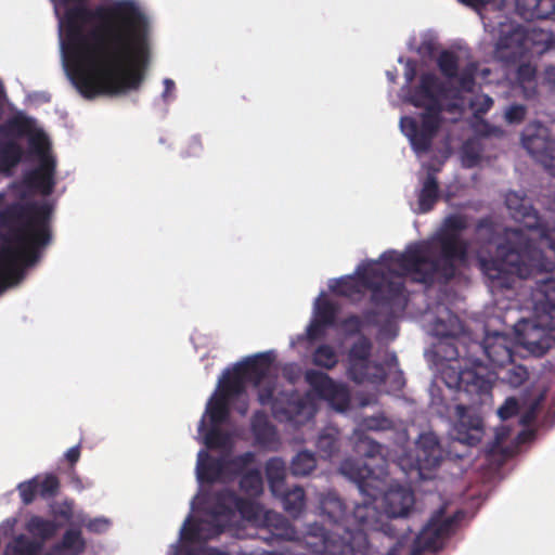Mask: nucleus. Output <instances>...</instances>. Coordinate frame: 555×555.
<instances>
[{"label": "nucleus", "mask_w": 555, "mask_h": 555, "mask_svg": "<svg viewBox=\"0 0 555 555\" xmlns=\"http://www.w3.org/2000/svg\"><path fill=\"white\" fill-rule=\"evenodd\" d=\"M63 69L86 99L137 90L147 67L153 23L131 0H51Z\"/></svg>", "instance_id": "nucleus-1"}, {"label": "nucleus", "mask_w": 555, "mask_h": 555, "mask_svg": "<svg viewBox=\"0 0 555 555\" xmlns=\"http://www.w3.org/2000/svg\"><path fill=\"white\" fill-rule=\"evenodd\" d=\"M511 233L518 237L496 246L494 257L479 256L478 267L489 280L490 286L512 289L516 279L537 278L532 292L533 319H521L515 326L518 343L535 356H543L555 344V278L551 275L555 264L529 238L516 229Z\"/></svg>", "instance_id": "nucleus-2"}, {"label": "nucleus", "mask_w": 555, "mask_h": 555, "mask_svg": "<svg viewBox=\"0 0 555 555\" xmlns=\"http://www.w3.org/2000/svg\"><path fill=\"white\" fill-rule=\"evenodd\" d=\"M466 229L465 216L450 215L430 241L409 246L400 254L384 253L382 259L397 266L399 276H411L426 285L448 283L456 276L459 267L468 261L469 244L462 237Z\"/></svg>", "instance_id": "nucleus-3"}, {"label": "nucleus", "mask_w": 555, "mask_h": 555, "mask_svg": "<svg viewBox=\"0 0 555 555\" xmlns=\"http://www.w3.org/2000/svg\"><path fill=\"white\" fill-rule=\"evenodd\" d=\"M49 204L15 202L0 209V291L34 266L52 233Z\"/></svg>", "instance_id": "nucleus-4"}, {"label": "nucleus", "mask_w": 555, "mask_h": 555, "mask_svg": "<svg viewBox=\"0 0 555 555\" xmlns=\"http://www.w3.org/2000/svg\"><path fill=\"white\" fill-rule=\"evenodd\" d=\"M436 63L443 78L435 73L422 74L411 104H441L456 99L461 92H473L477 81L485 82L490 75V69L479 67L467 49L443 50Z\"/></svg>", "instance_id": "nucleus-5"}, {"label": "nucleus", "mask_w": 555, "mask_h": 555, "mask_svg": "<svg viewBox=\"0 0 555 555\" xmlns=\"http://www.w3.org/2000/svg\"><path fill=\"white\" fill-rule=\"evenodd\" d=\"M437 345V356L448 362L441 370V378L444 384L466 395L485 396L492 389L494 373L482 363L479 357L473 356L469 343L451 333L441 334Z\"/></svg>", "instance_id": "nucleus-6"}, {"label": "nucleus", "mask_w": 555, "mask_h": 555, "mask_svg": "<svg viewBox=\"0 0 555 555\" xmlns=\"http://www.w3.org/2000/svg\"><path fill=\"white\" fill-rule=\"evenodd\" d=\"M340 472L353 481L359 491L372 501L383 499L385 513L389 518L404 517L414 505V493L404 487L387 489L388 470L385 465L377 470L360 461H343Z\"/></svg>", "instance_id": "nucleus-7"}, {"label": "nucleus", "mask_w": 555, "mask_h": 555, "mask_svg": "<svg viewBox=\"0 0 555 555\" xmlns=\"http://www.w3.org/2000/svg\"><path fill=\"white\" fill-rule=\"evenodd\" d=\"M358 279L344 276L335 280L331 286L336 295L353 298L362 293L361 286L372 291L371 299L379 307L404 309L406 306L405 285L402 281H392L377 263H370L357 271Z\"/></svg>", "instance_id": "nucleus-8"}, {"label": "nucleus", "mask_w": 555, "mask_h": 555, "mask_svg": "<svg viewBox=\"0 0 555 555\" xmlns=\"http://www.w3.org/2000/svg\"><path fill=\"white\" fill-rule=\"evenodd\" d=\"M318 508L324 520L345 534L357 531L364 534L367 531H387L383 514L369 502L357 504L352 513L348 514L345 502L336 492L328 491L320 494Z\"/></svg>", "instance_id": "nucleus-9"}, {"label": "nucleus", "mask_w": 555, "mask_h": 555, "mask_svg": "<svg viewBox=\"0 0 555 555\" xmlns=\"http://www.w3.org/2000/svg\"><path fill=\"white\" fill-rule=\"evenodd\" d=\"M417 116H402L400 129L409 139L412 150L417 155L431 151L434 140L444 124H455L463 115L465 106H423Z\"/></svg>", "instance_id": "nucleus-10"}, {"label": "nucleus", "mask_w": 555, "mask_h": 555, "mask_svg": "<svg viewBox=\"0 0 555 555\" xmlns=\"http://www.w3.org/2000/svg\"><path fill=\"white\" fill-rule=\"evenodd\" d=\"M258 401L262 405H270L272 414L279 422L293 423L296 426L306 424L315 414L312 400L297 390H282L275 395V384L266 383L258 390Z\"/></svg>", "instance_id": "nucleus-11"}, {"label": "nucleus", "mask_w": 555, "mask_h": 555, "mask_svg": "<svg viewBox=\"0 0 555 555\" xmlns=\"http://www.w3.org/2000/svg\"><path fill=\"white\" fill-rule=\"evenodd\" d=\"M306 547L315 555H354L366 554L367 534L361 531L343 533L326 529L318 522L311 524L304 537Z\"/></svg>", "instance_id": "nucleus-12"}, {"label": "nucleus", "mask_w": 555, "mask_h": 555, "mask_svg": "<svg viewBox=\"0 0 555 555\" xmlns=\"http://www.w3.org/2000/svg\"><path fill=\"white\" fill-rule=\"evenodd\" d=\"M274 356L268 351L248 357L236 363L232 370H227L219 379L218 393L230 399L243 395L247 383L260 389L270 372Z\"/></svg>", "instance_id": "nucleus-13"}, {"label": "nucleus", "mask_w": 555, "mask_h": 555, "mask_svg": "<svg viewBox=\"0 0 555 555\" xmlns=\"http://www.w3.org/2000/svg\"><path fill=\"white\" fill-rule=\"evenodd\" d=\"M443 459L442 448L438 437L434 433H422L411 451L403 452L396 464L405 474L417 472L422 478H430Z\"/></svg>", "instance_id": "nucleus-14"}, {"label": "nucleus", "mask_w": 555, "mask_h": 555, "mask_svg": "<svg viewBox=\"0 0 555 555\" xmlns=\"http://www.w3.org/2000/svg\"><path fill=\"white\" fill-rule=\"evenodd\" d=\"M372 349L371 339L364 335L350 346L347 353V376L353 383L382 385L386 382L387 373L384 365L371 360Z\"/></svg>", "instance_id": "nucleus-15"}, {"label": "nucleus", "mask_w": 555, "mask_h": 555, "mask_svg": "<svg viewBox=\"0 0 555 555\" xmlns=\"http://www.w3.org/2000/svg\"><path fill=\"white\" fill-rule=\"evenodd\" d=\"M491 106H477L472 120L474 137L467 139L462 146L463 163L465 167H476L485 157V142L488 139H501L504 137V130L501 127L493 126L485 120V115Z\"/></svg>", "instance_id": "nucleus-16"}, {"label": "nucleus", "mask_w": 555, "mask_h": 555, "mask_svg": "<svg viewBox=\"0 0 555 555\" xmlns=\"http://www.w3.org/2000/svg\"><path fill=\"white\" fill-rule=\"evenodd\" d=\"M499 34L500 37L493 51V56L499 62L514 63L529 52L531 40L521 26L513 23H500Z\"/></svg>", "instance_id": "nucleus-17"}, {"label": "nucleus", "mask_w": 555, "mask_h": 555, "mask_svg": "<svg viewBox=\"0 0 555 555\" xmlns=\"http://www.w3.org/2000/svg\"><path fill=\"white\" fill-rule=\"evenodd\" d=\"M505 205L515 221L522 223L528 230L539 231L542 237L550 240V247L555 250V238L552 232L525 195L509 191L505 195Z\"/></svg>", "instance_id": "nucleus-18"}, {"label": "nucleus", "mask_w": 555, "mask_h": 555, "mask_svg": "<svg viewBox=\"0 0 555 555\" xmlns=\"http://www.w3.org/2000/svg\"><path fill=\"white\" fill-rule=\"evenodd\" d=\"M455 520L444 516V508L436 511L415 539V545L422 551L437 552L451 535Z\"/></svg>", "instance_id": "nucleus-19"}, {"label": "nucleus", "mask_w": 555, "mask_h": 555, "mask_svg": "<svg viewBox=\"0 0 555 555\" xmlns=\"http://www.w3.org/2000/svg\"><path fill=\"white\" fill-rule=\"evenodd\" d=\"M473 356L483 354L493 367H502L513 362L514 352L505 335H487L483 341H469Z\"/></svg>", "instance_id": "nucleus-20"}, {"label": "nucleus", "mask_w": 555, "mask_h": 555, "mask_svg": "<svg viewBox=\"0 0 555 555\" xmlns=\"http://www.w3.org/2000/svg\"><path fill=\"white\" fill-rule=\"evenodd\" d=\"M305 379L320 398L330 401L339 411L347 409L349 404L348 391L341 385L336 384L326 373L308 370Z\"/></svg>", "instance_id": "nucleus-21"}, {"label": "nucleus", "mask_w": 555, "mask_h": 555, "mask_svg": "<svg viewBox=\"0 0 555 555\" xmlns=\"http://www.w3.org/2000/svg\"><path fill=\"white\" fill-rule=\"evenodd\" d=\"M455 414L457 417L454 425L455 440L466 446H477L483 436L482 418L463 404L455 406Z\"/></svg>", "instance_id": "nucleus-22"}, {"label": "nucleus", "mask_w": 555, "mask_h": 555, "mask_svg": "<svg viewBox=\"0 0 555 555\" xmlns=\"http://www.w3.org/2000/svg\"><path fill=\"white\" fill-rule=\"evenodd\" d=\"M56 159L48 158L38 162V166L23 175V184L26 189L42 195H50L55 185Z\"/></svg>", "instance_id": "nucleus-23"}, {"label": "nucleus", "mask_w": 555, "mask_h": 555, "mask_svg": "<svg viewBox=\"0 0 555 555\" xmlns=\"http://www.w3.org/2000/svg\"><path fill=\"white\" fill-rule=\"evenodd\" d=\"M259 538L268 544L297 539V531L283 515L275 512H267L263 526L259 529Z\"/></svg>", "instance_id": "nucleus-24"}, {"label": "nucleus", "mask_w": 555, "mask_h": 555, "mask_svg": "<svg viewBox=\"0 0 555 555\" xmlns=\"http://www.w3.org/2000/svg\"><path fill=\"white\" fill-rule=\"evenodd\" d=\"M255 444L269 451H276L281 444L275 426L263 411H256L250 420Z\"/></svg>", "instance_id": "nucleus-25"}, {"label": "nucleus", "mask_w": 555, "mask_h": 555, "mask_svg": "<svg viewBox=\"0 0 555 555\" xmlns=\"http://www.w3.org/2000/svg\"><path fill=\"white\" fill-rule=\"evenodd\" d=\"M354 436V451L361 457H365V460L350 459V461H360L362 463H366L374 470H377L379 466L385 465L386 470H388L387 461L383 455L384 446L369 437L363 431H356ZM345 461H349V459H346Z\"/></svg>", "instance_id": "nucleus-26"}, {"label": "nucleus", "mask_w": 555, "mask_h": 555, "mask_svg": "<svg viewBox=\"0 0 555 555\" xmlns=\"http://www.w3.org/2000/svg\"><path fill=\"white\" fill-rule=\"evenodd\" d=\"M522 145L533 156H550L553 142L548 130L541 122L529 124L522 133Z\"/></svg>", "instance_id": "nucleus-27"}, {"label": "nucleus", "mask_w": 555, "mask_h": 555, "mask_svg": "<svg viewBox=\"0 0 555 555\" xmlns=\"http://www.w3.org/2000/svg\"><path fill=\"white\" fill-rule=\"evenodd\" d=\"M197 478L201 482L212 483L227 473L225 456L214 457L201 451L197 460Z\"/></svg>", "instance_id": "nucleus-28"}, {"label": "nucleus", "mask_w": 555, "mask_h": 555, "mask_svg": "<svg viewBox=\"0 0 555 555\" xmlns=\"http://www.w3.org/2000/svg\"><path fill=\"white\" fill-rule=\"evenodd\" d=\"M440 196L439 183L436 177V170L430 168L422 181V189L418 193V211L429 212L437 204Z\"/></svg>", "instance_id": "nucleus-29"}, {"label": "nucleus", "mask_w": 555, "mask_h": 555, "mask_svg": "<svg viewBox=\"0 0 555 555\" xmlns=\"http://www.w3.org/2000/svg\"><path fill=\"white\" fill-rule=\"evenodd\" d=\"M240 498L234 491L222 489L216 493L214 504L209 509L230 524L236 513Z\"/></svg>", "instance_id": "nucleus-30"}, {"label": "nucleus", "mask_w": 555, "mask_h": 555, "mask_svg": "<svg viewBox=\"0 0 555 555\" xmlns=\"http://www.w3.org/2000/svg\"><path fill=\"white\" fill-rule=\"evenodd\" d=\"M36 130L34 119L18 113L0 125V138H24Z\"/></svg>", "instance_id": "nucleus-31"}, {"label": "nucleus", "mask_w": 555, "mask_h": 555, "mask_svg": "<svg viewBox=\"0 0 555 555\" xmlns=\"http://www.w3.org/2000/svg\"><path fill=\"white\" fill-rule=\"evenodd\" d=\"M515 91H520L526 100H532L537 93V70L529 63H522L516 72Z\"/></svg>", "instance_id": "nucleus-32"}, {"label": "nucleus", "mask_w": 555, "mask_h": 555, "mask_svg": "<svg viewBox=\"0 0 555 555\" xmlns=\"http://www.w3.org/2000/svg\"><path fill=\"white\" fill-rule=\"evenodd\" d=\"M86 540L78 528L67 529L61 541L55 543V551L61 555H81L86 551Z\"/></svg>", "instance_id": "nucleus-33"}, {"label": "nucleus", "mask_w": 555, "mask_h": 555, "mask_svg": "<svg viewBox=\"0 0 555 555\" xmlns=\"http://www.w3.org/2000/svg\"><path fill=\"white\" fill-rule=\"evenodd\" d=\"M0 138V172H9L20 164L23 157V147L14 140Z\"/></svg>", "instance_id": "nucleus-34"}, {"label": "nucleus", "mask_w": 555, "mask_h": 555, "mask_svg": "<svg viewBox=\"0 0 555 555\" xmlns=\"http://www.w3.org/2000/svg\"><path fill=\"white\" fill-rule=\"evenodd\" d=\"M41 551L42 541L18 534L5 545L3 555H39Z\"/></svg>", "instance_id": "nucleus-35"}, {"label": "nucleus", "mask_w": 555, "mask_h": 555, "mask_svg": "<svg viewBox=\"0 0 555 555\" xmlns=\"http://www.w3.org/2000/svg\"><path fill=\"white\" fill-rule=\"evenodd\" d=\"M266 477L273 494H278L286 478V464L281 457H271L266 463Z\"/></svg>", "instance_id": "nucleus-36"}, {"label": "nucleus", "mask_w": 555, "mask_h": 555, "mask_svg": "<svg viewBox=\"0 0 555 555\" xmlns=\"http://www.w3.org/2000/svg\"><path fill=\"white\" fill-rule=\"evenodd\" d=\"M276 496H281L284 509L292 516H298L306 506V493L301 487L284 491L282 488Z\"/></svg>", "instance_id": "nucleus-37"}, {"label": "nucleus", "mask_w": 555, "mask_h": 555, "mask_svg": "<svg viewBox=\"0 0 555 555\" xmlns=\"http://www.w3.org/2000/svg\"><path fill=\"white\" fill-rule=\"evenodd\" d=\"M199 521V537L203 541H208L219 537L229 526L221 517L217 516L210 509L207 518L198 519Z\"/></svg>", "instance_id": "nucleus-38"}, {"label": "nucleus", "mask_w": 555, "mask_h": 555, "mask_svg": "<svg viewBox=\"0 0 555 555\" xmlns=\"http://www.w3.org/2000/svg\"><path fill=\"white\" fill-rule=\"evenodd\" d=\"M27 530L36 538L37 541H42V545L44 542L52 537L57 531V525L54 520L46 519L40 516H33L27 522Z\"/></svg>", "instance_id": "nucleus-39"}, {"label": "nucleus", "mask_w": 555, "mask_h": 555, "mask_svg": "<svg viewBox=\"0 0 555 555\" xmlns=\"http://www.w3.org/2000/svg\"><path fill=\"white\" fill-rule=\"evenodd\" d=\"M339 433L334 427L324 428L318 436L317 448L323 457H332L339 450Z\"/></svg>", "instance_id": "nucleus-40"}, {"label": "nucleus", "mask_w": 555, "mask_h": 555, "mask_svg": "<svg viewBox=\"0 0 555 555\" xmlns=\"http://www.w3.org/2000/svg\"><path fill=\"white\" fill-rule=\"evenodd\" d=\"M229 402L230 398L220 393L210 399L206 412L211 425H221L228 420L230 414Z\"/></svg>", "instance_id": "nucleus-41"}, {"label": "nucleus", "mask_w": 555, "mask_h": 555, "mask_svg": "<svg viewBox=\"0 0 555 555\" xmlns=\"http://www.w3.org/2000/svg\"><path fill=\"white\" fill-rule=\"evenodd\" d=\"M317 467L314 453L304 450L292 460L289 470L294 476H307Z\"/></svg>", "instance_id": "nucleus-42"}, {"label": "nucleus", "mask_w": 555, "mask_h": 555, "mask_svg": "<svg viewBox=\"0 0 555 555\" xmlns=\"http://www.w3.org/2000/svg\"><path fill=\"white\" fill-rule=\"evenodd\" d=\"M28 138V145L30 151L37 155L38 162H41V159L48 158H55L50 150L51 144L47 137V134L42 130H35Z\"/></svg>", "instance_id": "nucleus-43"}, {"label": "nucleus", "mask_w": 555, "mask_h": 555, "mask_svg": "<svg viewBox=\"0 0 555 555\" xmlns=\"http://www.w3.org/2000/svg\"><path fill=\"white\" fill-rule=\"evenodd\" d=\"M312 363L319 367L332 370L338 363V354L331 345L322 344L313 351Z\"/></svg>", "instance_id": "nucleus-44"}, {"label": "nucleus", "mask_w": 555, "mask_h": 555, "mask_svg": "<svg viewBox=\"0 0 555 555\" xmlns=\"http://www.w3.org/2000/svg\"><path fill=\"white\" fill-rule=\"evenodd\" d=\"M240 488L250 496L259 495L263 489L260 472L258 469H250L243 474L240 479Z\"/></svg>", "instance_id": "nucleus-45"}, {"label": "nucleus", "mask_w": 555, "mask_h": 555, "mask_svg": "<svg viewBox=\"0 0 555 555\" xmlns=\"http://www.w3.org/2000/svg\"><path fill=\"white\" fill-rule=\"evenodd\" d=\"M220 425H211L204 437V442L209 449H224L231 443L230 435L219 427Z\"/></svg>", "instance_id": "nucleus-46"}, {"label": "nucleus", "mask_w": 555, "mask_h": 555, "mask_svg": "<svg viewBox=\"0 0 555 555\" xmlns=\"http://www.w3.org/2000/svg\"><path fill=\"white\" fill-rule=\"evenodd\" d=\"M255 462V454L247 451L243 454L235 455L231 459L225 456L227 473L241 475L249 465Z\"/></svg>", "instance_id": "nucleus-47"}, {"label": "nucleus", "mask_w": 555, "mask_h": 555, "mask_svg": "<svg viewBox=\"0 0 555 555\" xmlns=\"http://www.w3.org/2000/svg\"><path fill=\"white\" fill-rule=\"evenodd\" d=\"M336 314L337 308L332 301L324 299L317 304L314 319L319 322L332 326L335 323Z\"/></svg>", "instance_id": "nucleus-48"}, {"label": "nucleus", "mask_w": 555, "mask_h": 555, "mask_svg": "<svg viewBox=\"0 0 555 555\" xmlns=\"http://www.w3.org/2000/svg\"><path fill=\"white\" fill-rule=\"evenodd\" d=\"M21 500L24 505L31 504L39 494V476L27 481H23L17 486Z\"/></svg>", "instance_id": "nucleus-49"}, {"label": "nucleus", "mask_w": 555, "mask_h": 555, "mask_svg": "<svg viewBox=\"0 0 555 555\" xmlns=\"http://www.w3.org/2000/svg\"><path fill=\"white\" fill-rule=\"evenodd\" d=\"M60 490V480L54 474H47L39 479V495L43 499H50L57 495Z\"/></svg>", "instance_id": "nucleus-50"}, {"label": "nucleus", "mask_w": 555, "mask_h": 555, "mask_svg": "<svg viewBox=\"0 0 555 555\" xmlns=\"http://www.w3.org/2000/svg\"><path fill=\"white\" fill-rule=\"evenodd\" d=\"M438 49V41L434 34L425 33L421 37V42L416 48L422 57H431Z\"/></svg>", "instance_id": "nucleus-51"}, {"label": "nucleus", "mask_w": 555, "mask_h": 555, "mask_svg": "<svg viewBox=\"0 0 555 555\" xmlns=\"http://www.w3.org/2000/svg\"><path fill=\"white\" fill-rule=\"evenodd\" d=\"M198 526V519L188 518L181 529V539L191 543L201 541Z\"/></svg>", "instance_id": "nucleus-52"}, {"label": "nucleus", "mask_w": 555, "mask_h": 555, "mask_svg": "<svg viewBox=\"0 0 555 555\" xmlns=\"http://www.w3.org/2000/svg\"><path fill=\"white\" fill-rule=\"evenodd\" d=\"M538 0H516V11L525 20H534L538 11Z\"/></svg>", "instance_id": "nucleus-53"}, {"label": "nucleus", "mask_w": 555, "mask_h": 555, "mask_svg": "<svg viewBox=\"0 0 555 555\" xmlns=\"http://www.w3.org/2000/svg\"><path fill=\"white\" fill-rule=\"evenodd\" d=\"M518 402L514 397H509L499 408L498 414L502 420H508L518 413Z\"/></svg>", "instance_id": "nucleus-54"}, {"label": "nucleus", "mask_w": 555, "mask_h": 555, "mask_svg": "<svg viewBox=\"0 0 555 555\" xmlns=\"http://www.w3.org/2000/svg\"><path fill=\"white\" fill-rule=\"evenodd\" d=\"M236 513L244 518L250 519L257 515V506L251 500L241 496L236 507Z\"/></svg>", "instance_id": "nucleus-55"}, {"label": "nucleus", "mask_w": 555, "mask_h": 555, "mask_svg": "<svg viewBox=\"0 0 555 555\" xmlns=\"http://www.w3.org/2000/svg\"><path fill=\"white\" fill-rule=\"evenodd\" d=\"M539 8L535 11L537 18H555V0H538Z\"/></svg>", "instance_id": "nucleus-56"}, {"label": "nucleus", "mask_w": 555, "mask_h": 555, "mask_svg": "<svg viewBox=\"0 0 555 555\" xmlns=\"http://www.w3.org/2000/svg\"><path fill=\"white\" fill-rule=\"evenodd\" d=\"M527 106H508L504 113V118L508 124H519L526 116Z\"/></svg>", "instance_id": "nucleus-57"}, {"label": "nucleus", "mask_w": 555, "mask_h": 555, "mask_svg": "<svg viewBox=\"0 0 555 555\" xmlns=\"http://www.w3.org/2000/svg\"><path fill=\"white\" fill-rule=\"evenodd\" d=\"M328 327V325H325L318 320L313 319L310 324L307 327V338L309 340H315L324 335L325 328Z\"/></svg>", "instance_id": "nucleus-58"}, {"label": "nucleus", "mask_w": 555, "mask_h": 555, "mask_svg": "<svg viewBox=\"0 0 555 555\" xmlns=\"http://www.w3.org/2000/svg\"><path fill=\"white\" fill-rule=\"evenodd\" d=\"M203 150L202 141L198 137H192L189 142L186 149L182 152L184 157L197 156Z\"/></svg>", "instance_id": "nucleus-59"}, {"label": "nucleus", "mask_w": 555, "mask_h": 555, "mask_svg": "<svg viewBox=\"0 0 555 555\" xmlns=\"http://www.w3.org/2000/svg\"><path fill=\"white\" fill-rule=\"evenodd\" d=\"M366 427L371 430H386L391 427V421L386 417H371L366 421Z\"/></svg>", "instance_id": "nucleus-60"}, {"label": "nucleus", "mask_w": 555, "mask_h": 555, "mask_svg": "<svg viewBox=\"0 0 555 555\" xmlns=\"http://www.w3.org/2000/svg\"><path fill=\"white\" fill-rule=\"evenodd\" d=\"M109 527V521L105 518H94V519H90L87 524H86V528L91 531V532H95V533H102L104 531H106Z\"/></svg>", "instance_id": "nucleus-61"}, {"label": "nucleus", "mask_w": 555, "mask_h": 555, "mask_svg": "<svg viewBox=\"0 0 555 555\" xmlns=\"http://www.w3.org/2000/svg\"><path fill=\"white\" fill-rule=\"evenodd\" d=\"M164 85V91L162 93V99L164 102H171L176 100L175 91H176V83L170 78H165L163 80Z\"/></svg>", "instance_id": "nucleus-62"}, {"label": "nucleus", "mask_w": 555, "mask_h": 555, "mask_svg": "<svg viewBox=\"0 0 555 555\" xmlns=\"http://www.w3.org/2000/svg\"><path fill=\"white\" fill-rule=\"evenodd\" d=\"M417 67L416 62L408 60L404 64V79L405 86H410L416 76Z\"/></svg>", "instance_id": "nucleus-63"}, {"label": "nucleus", "mask_w": 555, "mask_h": 555, "mask_svg": "<svg viewBox=\"0 0 555 555\" xmlns=\"http://www.w3.org/2000/svg\"><path fill=\"white\" fill-rule=\"evenodd\" d=\"M66 461L69 463V467L74 468L75 464L80 459V446L69 448L64 454Z\"/></svg>", "instance_id": "nucleus-64"}]
</instances>
